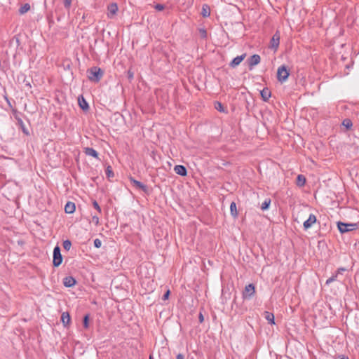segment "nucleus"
<instances>
[{
	"label": "nucleus",
	"mask_w": 359,
	"mask_h": 359,
	"mask_svg": "<svg viewBox=\"0 0 359 359\" xmlns=\"http://www.w3.org/2000/svg\"><path fill=\"white\" fill-rule=\"evenodd\" d=\"M88 74L89 80L94 82H98L103 76V72L97 67H93L90 68L88 70Z\"/></svg>",
	"instance_id": "1"
},
{
	"label": "nucleus",
	"mask_w": 359,
	"mask_h": 359,
	"mask_svg": "<svg viewBox=\"0 0 359 359\" xmlns=\"http://www.w3.org/2000/svg\"><path fill=\"white\" fill-rule=\"evenodd\" d=\"M337 226L339 231L342 233H346L348 231H353L358 228L357 223H344L339 222L337 223Z\"/></svg>",
	"instance_id": "2"
},
{
	"label": "nucleus",
	"mask_w": 359,
	"mask_h": 359,
	"mask_svg": "<svg viewBox=\"0 0 359 359\" xmlns=\"http://www.w3.org/2000/svg\"><path fill=\"white\" fill-rule=\"evenodd\" d=\"M289 76V72L285 66L283 65L278 67L277 71V79L280 82L285 81Z\"/></svg>",
	"instance_id": "3"
},
{
	"label": "nucleus",
	"mask_w": 359,
	"mask_h": 359,
	"mask_svg": "<svg viewBox=\"0 0 359 359\" xmlns=\"http://www.w3.org/2000/svg\"><path fill=\"white\" fill-rule=\"evenodd\" d=\"M62 262V257L60 252V248L58 246L55 247L53 250V265L55 266H59Z\"/></svg>",
	"instance_id": "4"
},
{
	"label": "nucleus",
	"mask_w": 359,
	"mask_h": 359,
	"mask_svg": "<svg viewBox=\"0 0 359 359\" xmlns=\"http://www.w3.org/2000/svg\"><path fill=\"white\" fill-rule=\"evenodd\" d=\"M279 43H280V34L278 32H276L273 35V36L271 39L269 48H271V49H273L274 50H276L279 46Z\"/></svg>",
	"instance_id": "5"
},
{
	"label": "nucleus",
	"mask_w": 359,
	"mask_h": 359,
	"mask_svg": "<svg viewBox=\"0 0 359 359\" xmlns=\"http://www.w3.org/2000/svg\"><path fill=\"white\" fill-rule=\"evenodd\" d=\"M130 181L132 183V184L137 189H140L143 191L144 192H147L148 188L146 185L142 184V182L135 180L133 177H130Z\"/></svg>",
	"instance_id": "6"
},
{
	"label": "nucleus",
	"mask_w": 359,
	"mask_h": 359,
	"mask_svg": "<svg viewBox=\"0 0 359 359\" xmlns=\"http://www.w3.org/2000/svg\"><path fill=\"white\" fill-rule=\"evenodd\" d=\"M107 16L110 18H114L118 11L117 4L115 3L109 4L107 8Z\"/></svg>",
	"instance_id": "7"
},
{
	"label": "nucleus",
	"mask_w": 359,
	"mask_h": 359,
	"mask_svg": "<svg viewBox=\"0 0 359 359\" xmlns=\"http://www.w3.org/2000/svg\"><path fill=\"white\" fill-rule=\"evenodd\" d=\"M255 293V286L252 284H249L245 286L243 292V296L245 298L251 297Z\"/></svg>",
	"instance_id": "8"
},
{
	"label": "nucleus",
	"mask_w": 359,
	"mask_h": 359,
	"mask_svg": "<svg viewBox=\"0 0 359 359\" xmlns=\"http://www.w3.org/2000/svg\"><path fill=\"white\" fill-rule=\"evenodd\" d=\"M316 222V217L313 215V214H311L309 217V218L304 222V228L305 229H309L310 227H311V226L315 224Z\"/></svg>",
	"instance_id": "9"
},
{
	"label": "nucleus",
	"mask_w": 359,
	"mask_h": 359,
	"mask_svg": "<svg viewBox=\"0 0 359 359\" xmlns=\"http://www.w3.org/2000/svg\"><path fill=\"white\" fill-rule=\"evenodd\" d=\"M260 56L259 55L255 54L252 55L248 60V63L250 69L252 67L258 65L260 62Z\"/></svg>",
	"instance_id": "10"
},
{
	"label": "nucleus",
	"mask_w": 359,
	"mask_h": 359,
	"mask_svg": "<svg viewBox=\"0 0 359 359\" xmlns=\"http://www.w3.org/2000/svg\"><path fill=\"white\" fill-rule=\"evenodd\" d=\"M76 283V280L72 276H67L63 280L64 285L67 287L74 286Z\"/></svg>",
	"instance_id": "11"
},
{
	"label": "nucleus",
	"mask_w": 359,
	"mask_h": 359,
	"mask_svg": "<svg viewBox=\"0 0 359 359\" xmlns=\"http://www.w3.org/2000/svg\"><path fill=\"white\" fill-rule=\"evenodd\" d=\"M175 172L181 175V176H185L187 175V169L184 165H175L174 168Z\"/></svg>",
	"instance_id": "12"
},
{
	"label": "nucleus",
	"mask_w": 359,
	"mask_h": 359,
	"mask_svg": "<svg viewBox=\"0 0 359 359\" xmlns=\"http://www.w3.org/2000/svg\"><path fill=\"white\" fill-rule=\"evenodd\" d=\"M245 54L236 57L231 62V66L235 67L240 65V63L244 60Z\"/></svg>",
	"instance_id": "13"
},
{
	"label": "nucleus",
	"mask_w": 359,
	"mask_h": 359,
	"mask_svg": "<svg viewBox=\"0 0 359 359\" xmlns=\"http://www.w3.org/2000/svg\"><path fill=\"white\" fill-rule=\"evenodd\" d=\"M65 211L67 214H72L75 211V204L72 202H67L65 206Z\"/></svg>",
	"instance_id": "14"
},
{
	"label": "nucleus",
	"mask_w": 359,
	"mask_h": 359,
	"mask_svg": "<svg viewBox=\"0 0 359 359\" xmlns=\"http://www.w3.org/2000/svg\"><path fill=\"white\" fill-rule=\"evenodd\" d=\"M85 154L94 158H98V153L93 148H85Z\"/></svg>",
	"instance_id": "15"
},
{
	"label": "nucleus",
	"mask_w": 359,
	"mask_h": 359,
	"mask_svg": "<svg viewBox=\"0 0 359 359\" xmlns=\"http://www.w3.org/2000/svg\"><path fill=\"white\" fill-rule=\"evenodd\" d=\"M264 318L266 320L271 324H275L274 322V315L272 313L269 311H265L264 313Z\"/></svg>",
	"instance_id": "16"
},
{
	"label": "nucleus",
	"mask_w": 359,
	"mask_h": 359,
	"mask_svg": "<svg viewBox=\"0 0 359 359\" xmlns=\"http://www.w3.org/2000/svg\"><path fill=\"white\" fill-rule=\"evenodd\" d=\"M61 320L65 326L68 325L70 322V316L67 312H64L61 316Z\"/></svg>",
	"instance_id": "17"
},
{
	"label": "nucleus",
	"mask_w": 359,
	"mask_h": 359,
	"mask_svg": "<svg viewBox=\"0 0 359 359\" xmlns=\"http://www.w3.org/2000/svg\"><path fill=\"white\" fill-rule=\"evenodd\" d=\"M210 14V8L208 5L204 4L202 7L201 15L204 17H208Z\"/></svg>",
	"instance_id": "18"
},
{
	"label": "nucleus",
	"mask_w": 359,
	"mask_h": 359,
	"mask_svg": "<svg viewBox=\"0 0 359 359\" xmlns=\"http://www.w3.org/2000/svg\"><path fill=\"white\" fill-rule=\"evenodd\" d=\"M261 95L264 100L266 101L271 97V93L269 89L265 88L261 91Z\"/></svg>",
	"instance_id": "19"
},
{
	"label": "nucleus",
	"mask_w": 359,
	"mask_h": 359,
	"mask_svg": "<svg viewBox=\"0 0 359 359\" xmlns=\"http://www.w3.org/2000/svg\"><path fill=\"white\" fill-rule=\"evenodd\" d=\"M306 178L302 175H299L297 177V184L299 187H302L305 184Z\"/></svg>",
	"instance_id": "20"
},
{
	"label": "nucleus",
	"mask_w": 359,
	"mask_h": 359,
	"mask_svg": "<svg viewBox=\"0 0 359 359\" xmlns=\"http://www.w3.org/2000/svg\"><path fill=\"white\" fill-rule=\"evenodd\" d=\"M30 9V6L29 4H25L23 6H22L20 9L19 12L20 14H25L27 11H29Z\"/></svg>",
	"instance_id": "21"
},
{
	"label": "nucleus",
	"mask_w": 359,
	"mask_h": 359,
	"mask_svg": "<svg viewBox=\"0 0 359 359\" xmlns=\"http://www.w3.org/2000/svg\"><path fill=\"white\" fill-rule=\"evenodd\" d=\"M79 104L82 109L85 110L88 109V104L83 97L82 100L79 99Z\"/></svg>",
	"instance_id": "22"
},
{
	"label": "nucleus",
	"mask_w": 359,
	"mask_h": 359,
	"mask_svg": "<svg viewBox=\"0 0 359 359\" xmlns=\"http://www.w3.org/2000/svg\"><path fill=\"white\" fill-rule=\"evenodd\" d=\"M231 213L233 217L237 215L236 205L234 202H232L230 205Z\"/></svg>",
	"instance_id": "23"
},
{
	"label": "nucleus",
	"mask_w": 359,
	"mask_h": 359,
	"mask_svg": "<svg viewBox=\"0 0 359 359\" xmlns=\"http://www.w3.org/2000/svg\"><path fill=\"white\" fill-rule=\"evenodd\" d=\"M271 203L270 199H266L261 205V209L265 210L269 208Z\"/></svg>",
	"instance_id": "24"
},
{
	"label": "nucleus",
	"mask_w": 359,
	"mask_h": 359,
	"mask_svg": "<svg viewBox=\"0 0 359 359\" xmlns=\"http://www.w3.org/2000/svg\"><path fill=\"white\" fill-rule=\"evenodd\" d=\"M343 126L346 128L349 129L352 126V122L350 119H344L342 122Z\"/></svg>",
	"instance_id": "25"
},
{
	"label": "nucleus",
	"mask_w": 359,
	"mask_h": 359,
	"mask_svg": "<svg viewBox=\"0 0 359 359\" xmlns=\"http://www.w3.org/2000/svg\"><path fill=\"white\" fill-rule=\"evenodd\" d=\"M72 243L69 240H66L63 242V248L66 250H69L71 248Z\"/></svg>",
	"instance_id": "26"
},
{
	"label": "nucleus",
	"mask_w": 359,
	"mask_h": 359,
	"mask_svg": "<svg viewBox=\"0 0 359 359\" xmlns=\"http://www.w3.org/2000/svg\"><path fill=\"white\" fill-rule=\"evenodd\" d=\"M337 278H338V275L337 274H335V275H333L332 277H330V278H328L327 280H326V285H329L331 283H332L333 281H335L337 280Z\"/></svg>",
	"instance_id": "27"
},
{
	"label": "nucleus",
	"mask_w": 359,
	"mask_h": 359,
	"mask_svg": "<svg viewBox=\"0 0 359 359\" xmlns=\"http://www.w3.org/2000/svg\"><path fill=\"white\" fill-rule=\"evenodd\" d=\"M94 245L97 248H100L102 245V241L98 238L95 239L94 240Z\"/></svg>",
	"instance_id": "28"
},
{
	"label": "nucleus",
	"mask_w": 359,
	"mask_h": 359,
	"mask_svg": "<svg viewBox=\"0 0 359 359\" xmlns=\"http://www.w3.org/2000/svg\"><path fill=\"white\" fill-rule=\"evenodd\" d=\"M83 326L85 328H88V316L86 315L83 318Z\"/></svg>",
	"instance_id": "29"
},
{
	"label": "nucleus",
	"mask_w": 359,
	"mask_h": 359,
	"mask_svg": "<svg viewBox=\"0 0 359 359\" xmlns=\"http://www.w3.org/2000/svg\"><path fill=\"white\" fill-rule=\"evenodd\" d=\"M72 4V0H65L64 1V5L65 7L67 8H69Z\"/></svg>",
	"instance_id": "30"
},
{
	"label": "nucleus",
	"mask_w": 359,
	"mask_h": 359,
	"mask_svg": "<svg viewBox=\"0 0 359 359\" xmlns=\"http://www.w3.org/2000/svg\"><path fill=\"white\" fill-rule=\"evenodd\" d=\"M215 108H216L218 111H223V110H224V109H223V107H222V104H221V103H219V102H217V103L215 104Z\"/></svg>",
	"instance_id": "31"
},
{
	"label": "nucleus",
	"mask_w": 359,
	"mask_h": 359,
	"mask_svg": "<svg viewBox=\"0 0 359 359\" xmlns=\"http://www.w3.org/2000/svg\"><path fill=\"white\" fill-rule=\"evenodd\" d=\"M155 8L157 11H163L164 9V6L163 4H156L155 6Z\"/></svg>",
	"instance_id": "32"
},
{
	"label": "nucleus",
	"mask_w": 359,
	"mask_h": 359,
	"mask_svg": "<svg viewBox=\"0 0 359 359\" xmlns=\"http://www.w3.org/2000/svg\"><path fill=\"white\" fill-rule=\"evenodd\" d=\"M346 271V269L344 267L339 268V269H338L336 274H337L339 276L340 274H342V273Z\"/></svg>",
	"instance_id": "33"
},
{
	"label": "nucleus",
	"mask_w": 359,
	"mask_h": 359,
	"mask_svg": "<svg viewBox=\"0 0 359 359\" xmlns=\"http://www.w3.org/2000/svg\"><path fill=\"white\" fill-rule=\"evenodd\" d=\"M169 295H170V290H168L163 296L162 297V299L163 300H166L168 299L169 297Z\"/></svg>",
	"instance_id": "34"
},
{
	"label": "nucleus",
	"mask_w": 359,
	"mask_h": 359,
	"mask_svg": "<svg viewBox=\"0 0 359 359\" xmlns=\"http://www.w3.org/2000/svg\"><path fill=\"white\" fill-rule=\"evenodd\" d=\"M200 33L202 37L205 38L207 36V32L205 29H201Z\"/></svg>",
	"instance_id": "35"
},
{
	"label": "nucleus",
	"mask_w": 359,
	"mask_h": 359,
	"mask_svg": "<svg viewBox=\"0 0 359 359\" xmlns=\"http://www.w3.org/2000/svg\"><path fill=\"white\" fill-rule=\"evenodd\" d=\"M93 206L95 208H96L99 212L101 211L100 207L99 206L98 203L96 201L93 202Z\"/></svg>",
	"instance_id": "36"
},
{
	"label": "nucleus",
	"mask_w": 359,
	"mask_h": 359,
	"mask_svg": "<svg viewBox=\"0 0 359 359\" xmlns=\"http://www.w3.org/2000/svg\"><path fill=\"white\" fill-rule=\"evenodd\" d=\"M92 219H93V222L95 223V224H98V223H99V218H98V217L93 216Z\"/></svg>",
	"instance_id": "37"
},
{
	"label": "nucleus",
	"mask_w": 359,
	"mask_h": 359,
	"mask_svg": "<svg viewBox=\"0 0 359 359\" xmlns=\"http://www.w3.org/2000/svg\"><path fill=\"white\" fill-rule=\"evenodd\" d=\"M128 78H129L130 79H132L133 78V72H131L130 71H128Z\"/></svg>",
	"instance_id": "38"
},
{
	"label": "nucleus",
	"mask_w": 359,
	"mask_h": 359,
	"mask_svg": "<svg viewBox=\"0 0 359 359\" xmlns=\"http://www.w3.org/2000/svg\"><path fill=\"white\" fill-rule=\"evenodd\" d=\"M176 359H184V356L182 354L179 353V354L177 355Z\"/></svg>",
	"instance_id": "39"
},
{
	"label": "nucleus",
	"mask_w": 359,
	"mask_h": 359,
	"mask_svg": "<svg viewBox=\"0 0 359 359\" xmlns=\"http://www.w3.org/2000/svg\"><path fill=\"white\" fill-rule=\"evenodd\" d=\"M199 320L201 323H202L204 320L203 316L201 313H200V314H199Z\"/></svg>",
	"instance_id": "40"
},
{
	"label": "nucleus",
	"mask_w": 359,
	"mask_h": 359,
	"mask_svg": "<svg viewBox=\"0 0 359 359\" xmlns=\"http://www.w3.org/2000/svg\"><path fill=\"white\" fill-rule=\"evenodd\" d=\"M111 175H112V172L109 170V168H107V175L108 177H110Z\"/></svg>",
	"instance_id": "41"
},
{
	"label": "nucleus",
	"mask_w": 359,
	"mask_h": 359,
	"mask_svg": "<svg viewBox=\"0 0 359 359\" xmlns=\"http://www.w3.org/2000/svg\"><path fill=\"white\" fill-rule=\"evenodd\" d=\"M341 359H348V358L342 357Z\"/></svg>",
	"instance_id": "42"
},
{
	"label": "nucleus",
	"mask_w": 359,
	"mask_h": 359,
	"mask_svg": "<svg viewBox=\"0 0 359 359\" xmlns=\"http://www.w3.org/2000/svg\"><path fill=\"white\" fill-rule=\"evenodd\" d=\"M150 359H151V358L150 357Z\"/></svg>",
	"instance_id": "43"
}]
</instances>
